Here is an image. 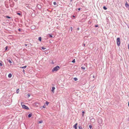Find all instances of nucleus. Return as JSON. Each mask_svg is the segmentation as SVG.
<instances>
[{
	"label": "nucleus",
	"instance_id": "obj_1",
	"mask_svg": "<svg viewBox=\"0 0 129 129\" xmlns=\"http://www.w3.org/2000/svg\"><path fill=\"white\" fill-rule=\"evenodd\" d=\"M59 67L58 66H57L56 67L53 68L52 70V72H53L55 71H57L59 69Z\"/></svg>",
	"mask_w": 129,
	"mask_h": 129
},
{
	"label": "nucleus",
	"instance_id": "obj_2",
	"mask_svg": "<svg viewBox=\"0 0 129 129\" xmlns=\"http://www.w3.org/2000/svg\"><path fill=\"white\" fill-rule=\"evenodd\" d=\"M23 102L21 103V105L23 108L26 110H29V108L28 107L26 106L25 105H23Z\"/></svg>",
	"mask_w": 129,
	"mask_h": 129
},
{
	"label": "nucleus",
	"instance_id": "obj_3",
	"mask_svg": "<svg viewBox=\"0 0 129 129\" xmlns=\"http://www.w3.org/2000/svg\"><path fill=\"white\" fill-rule=\"evenodd\" d=\"M117 43L118 46H119L120 44V39L119 38H118L117 39Z\"/></svg>",
	"mask_w": 129,
	"mask_h": 129
},
{
	"label": "nucleus",
	"instance_id": "obj_4",
	"mask_svg": "<svg viewBox=\"0 0 129 129\" xmlns=\"http://www.w3.org/2000/svg\"><path fill=\"white\" fill-rule=\"evenodd\" d=\"M77 123H76L73 126V127H74L75 129H77Z\"/></svg>",
	"mask_w": 129,
	"mask_h": 129
},
{
	"label": "nucleus",
	"instance_id": "obj_5",
	"mask_svg": "<svg viewBox=\"0 0 129 129\" xmlns=\"http://www.w3.org/2000/svg\"><path fill=\"white\" fill-rule=\"evenodd\" d=\"M125 6L126 7H129V5L128 4L127 2H126L125 4Z\"/></svg>",
	"mask_w": 129,
	"mask_h": 129
},
{
	"label": "nucleus",
	"instance_id": "obj_6",
	"mask_svg": "<svg viewBox=\"0 0 129 129\" xmlns=\"http://www.w3.org/2000/svg\"><path fill=\"white\" fill-rule=\"evenodd\" d=\"M55 89V88L54 87H53L52 88V91L53 92H54V90Z\"/></svg>",
	"mask_w": 129,
	"mask_h": 129
},
{
	"label": "nucleus",
	"instance_id": "obj_7",
	"mask_svg": "<svg viewBox=\"0 0 129 129\" xmlns=\"http://www.w3.org/2000/svg\"><path fill=\"white\" fill-rule=\"evenodd\" d=\"M12 75L11 73H10L9 74L8 77L9 78H10L12 77Z\"/></svg>",
	"mask_w": 129,
	"mask_h": 129
},
{
	"label": "nucleus",
	"instance_id": "obj_8",
	"mask_svg": "<svg viewBox=\"0 0 129 129\" xmlns=\"http://www.w3.org/2000/svg\"><path fill=\"white\" fill-rule=\"evenodd\" d=\"M35 106H36L37 107H38V105L39 104V103H35Z\"/></svg>",
	"mask_w": 129,
	"mask_h": 129
},
{
	"label": "nucleus",
	"instance_id": "obj_9",
	"mask_svg": "<svg viewBox=\"0 0 129 129\" xmlns=\"http://www.w3.org/2000/svg\"><path fill=\"white\" fill-rule=\"evenodd\" d=\"M26 67H27L26 66H25L23 67H20V68H23V69H25L26 68Z\"/></svg>",
	"mask_w": 129,
	"mask_h": 129
},
{
	"label": "nucleus",
	"instance_id": "obj_10",
	"mask_svg": "<svg viewBox=\"0 0 129 129\" xmlns=\"http://www.w3.org/2000/svg\"><path fill=\"white\" fill-rule=\"evenodd\" d=\"M19 89H18L16 90V92L17 93H18L19 92Z\"/></svg>",
	"mask_w": 129,
	"mask_h": 129
},
{
	"label": "nucleus",
	"instance_id": "obj_11",
	"mask_svg": "<svg viewBox=\"0 0 129 129\" xmlns=\"http://www.w3.org/2000/svg\"><path fill=\"white\" fill-rule=\"evenodd\" d=\"M81 68L83 70H85V68L84 67H82Z\"/></svg>",
	"mask_w": 129,
	"mask_h": 129
},
{
	"label": "nucleus",
	"instance_id": "obj_12",
	"mask_svg": "<svg viewBox=\"0 0 129 129\" xmlns=\"http://www.w3.org/2000/svg\"><path fill=\"white\" fill-rule=\"evenodd\" d=\"M39 40L40 41H41V37H39Z\"/></svg>",
	"mask_w": 129,
	"mask_h": 129
},
{
	"label": "nucleus",
	"instance_id": "obj_13",
	"mask_svg": "<svg viewBox=\"0 0 129 129\" xmlns=\"http://www.w3.org/2000/svg\"><path fill=\"white\" fill-rule=\"evenodd\" d=\"M32 116V115L31 114H29L28 115V117H30Z\"/></svg>",
	"mask_w": 129,
	"mask_h": 129
},
{
	"label": "nucleus",
	"instance_id": "obj_14",
	"mask_svg": "<svg viewBox=\"0 0 129 129\" xmlns=\"http://www.w3.org/2000/svg\"><path fill=\"white\" fill-rule=\"evenodd\" d=\"M79 129H83V128L82 126H79Z\"/></svg>",
	"mask_w": 129,
	"mask_h": 129
},
{
	"label": "nucleus",
	"instance_id": "obj_15",
	"mask_svg": "<svg viewBox=\"0 0 129 129\" xmlns=\"http://www.w3.org/2000/svg\"><path fill=\"white\" fill-rule=\"evenodd\" d=\"M74 80L75 81H76L78 79L76 78H74Z\"/></svg>",
	"mask_w": 129,
	"mask_h": 129
},
{
	"label": "nucleus",
	"instance_id": "obj_16",
	"mask_svg": "<svg viewBox=\"0 0 129 129\" xmlns=\"http://www.w3.org/2000/svg\"><path fill=\"white\" fill-rule=\"evenodd\" d=\"M49 103L47 101H46V104L47 105H48V104H49Z\"/></svg>",
	"mask_w": 129,
	"mask_h": 129
},
{
	"label": "nucleus",
	"instance_id": "obj_17",
	"mask_svg": "<svg viewBox=\"0 0 129 129\" xmlns=\"http://www.w3.org/2000/svg\"><path fill=\"white\" fill-rule=\"evenodd\" d=\"M42 49L43 50L45 49H46V48H45V47H42Z\"/></svg>",
	"mask_w": 129,
	"mask_h": 129
},
{
	"label": "nucleus",
	"instance_id": "obj_18",
	"mask_svg": "<svg viewBox=\"0 0 129 129\" xmlns=\"http://www.w3.org/2000/svg\"><path fill=\"white\" fill-rule=\"evenodd\" d=\"M103 8L104 10H106L107 9V8L105 6H104Z\"/></svg>",
	"mask_w": 129,
	"mask_h": 129
},
{
	"label": "nucleus",
	"instance_id": "obj_19",
	"mask_svg": "<svg viewBox=\"0 0 129 129\" xmlns=\"http://www.w3.org/2000/svg\"><path fill=\"white\" fill-rule=\"evenodd\" d=\"M89 127L90 129H91L92 128V126L91 125H90L89 126Z\"/></svg>",
	"mask_w": 129,
	"mask_h": 129
},
{
	"label": "nucleus",
	"instance_id": "obj_20",
	"mask_svg": "<svg viewBox=\"0 0 129 129\" xmlns=\"http://www.w3.org/2000/svg\"><path fill=\"white\" fill-rule=\"evenodd\" d=\"M84 111H83L82 112V116H84Z\"/></svg>",
	"mask_w": 129,
	"mask_h": 129
},
{
	"label": "nucleus",
	"instance_id": "obj_21",
	"mask_svg": "<svg viewBox=\"0 0 129 129\" xmlns=\"http://www.w3.org/2000/svg\"><path fill=\"white\" fill-rule=\"evenodd\" d=\"M72 62H73V63H74L75 62V59H73V60L72 61Z\"/></svg>",
	"mask_w": 129,
	"mask_h": 129
},
{
	"label": "nucleus",
	"instance_id": "obj_22",
	"mask_svg": "<svg viewBox=\"0 0 129 129\" xmlns=\"http://www.w3.org/2000/svg\"><path fill=\"white\" fill-rule=\"evenodd\" d=\"M43 122V121H39V122L40 123H42Z\"/></svg>",
	"mask_w": 129,
	"mask_h": 129
},
{
	"label": "nucleus",
	"instance_id": "obj_23",
	"mask_svg": "<svg viewBox=\"0 0 129 129\" xmlns=\"http://www.w3.org/2000/svg\"><path fill=\"white\" fill-rule=\"evenodd\" d=\"M8 61L10 63H12V62L11 61V60L10 59H9L8 60Z\"/></svg>",
	"mask_w": 129,
	"mask_h": 129
},
{
	"label": "nucleus",
	"instance_id": "obj_24",
	"mask_svg": "<svg viewBox=\"0 0 129 129\" xmlns=\"http://www.w3.org/2000/svg\"><path fill=\"white\" fill-rule=\"evenodd\" d=\"M6 17L8 18H9V19L11 18V17H10L9 16H6Z\"/></svg>",
	"mask_w": 129,
	"mask_h": 129
},
{
	"label": "nucleus",
	"instance_id": "obj_25",
	"mask_svg": "<svg viewBox=\"0 0 129 129\" xmlns=\"http://www.w3.org/2000/svg\"><path fill=\"white\" fill-rule=\"evenodd\" d=\"M53 4L54 5H55L56 4V3L55 2H53Z\"/></svg>",
	"mask_w": 129,
	"mask_h": 129
},
{
	"label": "nucleus",
	"instance_id": "obj_26",
	"mask_svg": "<svg viewBox=\"0 0 129 129\" xmlns=\"http://www.w3.org/2000/svg\"><path fill=\"white\" fill-rule=\"evenodd\" d=\"M0 65L1 66H2L3 65V64L2 62L0 63Z\"/></svg>",
	"mask_w": 129,
	"mask_h": 129
},
{
	"label": "nucleus",
	"instance_id": "obj_27",
	"mask_svg": "<svg viewBox=\"0 0 129 129\" xmlns=\"http://www.w3.org/2000/svg\"><path fill=\"white\" fill-rule=\"evenodd\" d=\"M7 49H8V46H7L6 48H5V50H6Z\"/></svg>",
	"mask_w": 129,
	"mask_h": 129
},
{
	"label": "nucleus",
	"instance_id": "obj_28",
	"mask_svg": "<svg viewBox=\"0 0 129 129\" xmlns=\"http://www.w3.org/2000/svg\"><path fill=\"white\" fill-rule=\"evenodd\" d=\"M49 35L50 37H51V38L53 36L52 35H51L50 34H49Z\"/></svg>",
	"mask_w": 129,
	"mask_h": 129
},
{
	"label": "nucleus",
	"instance_id": "obj_29",
	"mask_svg": "<svg viewBox=\"0 0 129 129\" xmlns=\"http://www.w3.org/2000/svg\"><path fill=\"white\" fill-rule=\"evenodd\" d=\"M70 28H71V31H72V29H73L72 27H71Z\"/></svg>",
	"mask_w": 129,
	"mask_h": 129
},
{
	"label": "nucleus",
	"instance_id": "obj_30",
	"mask_svg": "<svg viewBox=\"0 0 129 129\" xmlns=\"http://www.w3.org/2000/svg\"><path fill=\"white\" fill-rule=\"evenodd\" d=\"M17 14L19 15H20V13H17Z\"/></svg>",
	"mask_w": 129,
	"mask_h": 129
},
{
	"label": "nucleus",
	"instance_id": "obj_31",
	"mask_svg": "<svg viewBox=\"0 0 129 129\" xmlns=\"http://www.w3.org/2000/svg\"><path fill=\"white\" fill-rule=\"evenodd\" d=\"M98 25H95V27H98Z\"/></svg>",
	"mask_w": 129,
	"mask_h": 129
},
{
	"label": "nucleus",
	"instance_id": "obj_32",
	"mask_svg": "<svg viewBox=\"0 0 129 129\" xmlns=\"http://www.w3.org/2000/svg\"><path fill=\"white\" fill-rule=\"evenodd\" d=\"M43 107L44 108H45V106H44Z\"/></svg>",
	"mask_w": 129,
	"mask_h": 129
},
{
	"label": "nucleus",
	"instance_id": "obj_33",
	"mask_svg": "<svg viewBox=\"0 0 129 129\" xmlns=\"http://www.w3.org/2000/svg\"><path fill=\"white\" fill-rule=\"evenodd\" d=\"M27 95H28V97H29L30 96V95L29 94H27Z\"/></svg>",
	"mask_w": 129,
	"mask_h": 129
},
{
	"label": "nucleus",
	"instance_id": "obj_34",
	"mask_svg": "<svg viewBox=\"0 0 129 129\" xmlns=\"http://www.w3.org/2000/svg\"><path fill=\"white\" fill-rule=\"evenodd\" d=\"M78 10L79 11L80 10V8H79L78 9Z\"/></svg>",
	"mask_w": 129,
	"mask_h": 129
},
{
	"label": "nucleus",
	"instance_id": "obj_35",
	"mask_svg": "<svg viewBox=\"0 0 129 129\" xmlns=\"http://www.w3.org/2000/svg\"><path fill=\"white\" fill-rule=\"evenodd\" d=\"M23 72L24 73V72H25V70H23Z\"/></svg>",
	"mask_w": 129,
	"mask_h": 129
},
{
	"label": "nucleus",
	"instance_id": "obj_36",
	"mask_svg": "<svg viewBox=\"0 0 129 129\" xmlns=\"http://www.w3.org/2000/svg\"><path fill=\"white\" fill-rule=\"evenodd\" d=\"M25 46H27V44H25Z\"/></svg>",
	"mask_w": 129,
	"mask_h": 129
},
{
	"label": "nucleus",
	"instance_id": "obj_37",
	"mask_svg": "<svg viewBox=\"0 0 129 129\" xmlns=\"http://www.w3.org/2000/svg\"><path fill=\"white\" fill-rule=\"evenodd\" d=\"M128 48L129 49V44H128Z\"/></svg>",
	"mask_w": 129,
	"mask_h": 129
},
{
	"label": "nucleus",
	"instance_id": "obj_38",
	"mask_svg": "<svg viewBox=\"0 0 129 129\" xmlns=\"http://www.w3.org/2000/svg\"><path fill=\"white\" fill-rule=\"evenodd\" d=\"M128 107H129V102L128 103Z\"/></svg>",
	"mask_w": 129,
	"mask_h": 129
},
{
	"label": "nucleus",
	"instance_id": "obj_39",
	"mask_svg": "<svg viewBox=\"0 0 129 129\" xmlns=\"http://www.w3.org/2000/svg\"><path fill=\"white\" fill-rule=\"evenodd\" d=\"M84 46H85V44H84Z\"/></svg>",
	"mask_w": 129,
	"mask_h": 129
},
{
	"label": "nucleus",
	"instance_id": "obj_40",
	"mask_svg": "<svg viewBox=\"0 0 129 129\" xmlns=\"http://www.w3.org/2000/svg\"><path fill=\"white\" fill-rule=\"evenodd\" d=\"M73 17H75V16H73Z\"/></svg>",
	"mask_w": 129,
	"mask_h": 129
},
{
	"label": "nucleus",
	"instance_id": "obj_41",
	"mask_svg": "<svg viewBox=\"0 0 129 129\" xmlns=\"http://www.w3.org/2000/svg\"><path fill=\"white\" fill-rule=\"evenodd\" d=\"M79 28H78V30H79Z\"/></svg>",
	"mask_w": 129,
	"mask_h": 129
},
{
	"label": "nucleus",
	"instance_id": "obj_42",
	"mask_svg": "<svg viewBox=\"0 0 129 129\" xmlns=\"http://www.w3.org/2000/svg\"><path fill=\"white\" fill-rule=\"evenodd\" d=\"M128 121H129V118L128 119Z\"/></svg>",
	"mask_w": 129,
	"mask_h": 129
}]
</instances>
